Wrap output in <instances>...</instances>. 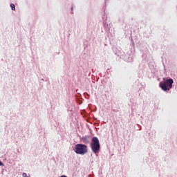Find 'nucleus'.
I'll use <instances>...</instances> for the list:
<instances>
[{
	"mask_svg": "<svg viewBox=\"0 0 177 177\" xmlns=\"http://www.w3.org/2000/svg\"><path fill=\"white\" fill-rule=\"evenodd\" d=\"M60 177H67V176H61Z\"/></svg>",
	"mask_w": 177,
	"mask_h": 177,
	"instance_id": "nucleus-7",
	"label": "nucleus"
},
{
	"mask_svg": "<svg viewBox=\"0 0 177 177\" xmlns=\"http://www.w3.org/2000/svg\"><path fill=\"white\" fill-rule=\"evenodd\" d=\"M172 84H174V80L172 79H169L163 82H160L159 86L162 91H169V89L172 88Z\"/></svg>",
	"mask_w": 177,
	"mask_h": 177,
	"instance_id": "nucleus-3",
	"label": "nucleus"
},
{
	"mask_svg": "<svg viewBox=\"0 0 177 177\" xmlns=\"http://www.w3.org/2000/svg\"><path fill=\"white\" fill-rule=\"evenodd\" d=\"M82 140H83L84 143H89V140H88V139H86V138H83Z\"/></svg>",
	"mask_w": 177,
	"mask_h": 177,
	"instance_id": "nucleus-5",
	"label": "nucleus"
},
{
	"mask_svg": "<svg viewBox=\"0 0 177 177\" xmlns=\"http://www.w3.org/2000/svg\"><path fill=\"white\" fill-rule=\"evenodd\" d=\"M91 142H92L90 144L91 150L94 154H96L100 151V143L99 142V138L97 137H93Z\"/></svg>",
	"mask_w": 177,
	"mask_h": 177,
	"instance_id": "nucleus-1",
	"label": "nucleus"
},
{
	"mask_svg": "<svg viewBox=\"0 0 177 177\" xmlns=\"http://www.w3.org/2000/svg\"><path fill=\"white\" fill-rule=\"evenodd\" d=\"M3 165V163H2V162L0 161V167Z\"/></svg>",
	"mask_w": 177,
	"mask_h": 177,
	"instance_id": "nucleus-6",
	"label": "nucleus"
},
{
	"mask_svg": "<svg viewBox=\"0 0 177 177\" xmlns=\"http://www.w3.org/2000/svg\"><path fill=\"white\" fill-rule=\"evenodd\" d=\"M10 8H11L12 10H16V6H15V4L11 3Z\"/></svg>",
	"mask_w": 177,
	"mask_h": 177,
	"instance_id": "nucleus-4",
	"label": "nucleus"
},
{
	"mask_svg": "<svg viewBox=\"0 0 177 177\" xmlns=\"http://www.w3.org/2000/svg\"><path fill=\"white\" fill-rule=\"evenodd\" d=\"M74 151L76 154H86V153H88V146L82 144H77L74 147Z\"/></svg>",
	"mask_w": 177,
	"mask_h": 177,
	"instance_id": "nucleus-2",
	"label": "nucleus"
}]
</instances>
